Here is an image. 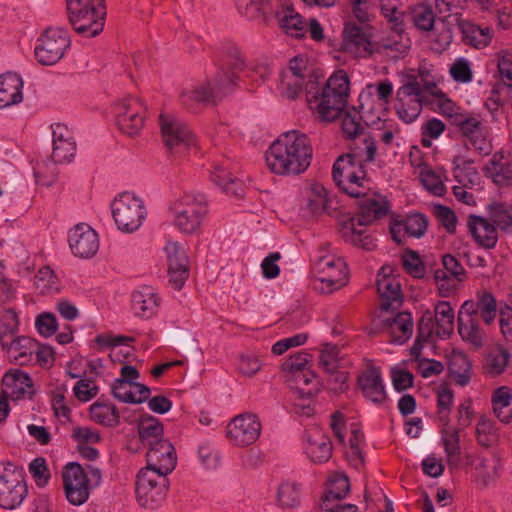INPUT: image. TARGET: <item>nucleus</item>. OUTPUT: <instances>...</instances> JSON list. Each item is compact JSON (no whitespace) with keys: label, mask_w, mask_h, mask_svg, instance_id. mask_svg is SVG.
<instances>
[{"label":"nucleus","mask_w":512,"mask_h":512,"mask_svg":"<svg viewBox=\"0 0 512 512\" xmlns=\"http://www.w3.org/2000/svg\"><path fill=\"white\" fill-rule=\"evenodd\" d=\"M244 65L239 48L235 44H227L220 58V72L206 85L183 91L180 95L181 104L191 112H196L200 104H216L232 90L237 75L243 70Z\"/></svg>","instance_id":"1"},{"label":"nucleus","mask_w":512,"mask_h":512,"mask_svg":"<svg viewBox=\"0 0 512 512\" xmlns=\"http://www.w3.org/2000/svg\"><path fill=\"white\" fill-rule=\"evenodd\" d=\"M309 137L298 130L282 133L265 153L267 167L278 175H299L307 170L312 160Z\"/></svg>","instance_id":"2"},{"label":"nucleus","mask_w":512,"mask_h":512,"mask_svg":"<svg viewBox=\"0 0 512 512\" xmlns=\"http://www.w3.org/2000/svg\"><path fill=\"white\" fill-rule=\"evenodd\" d=\"M349 91V77L343 70H339L329 77L320 93L310 96V91H307V101L320 121L330 123L342 114Z\"/></svg>","instance_id":"3"},{"label":"nucleus","mask_w":512,"mask_h":512,"mask_svg":"<svg viewBox=\"0 0 512 512\" xmlns=\"http://www.w3.org/2000/svg\"><path fill=\"white\" fill-rule=\"evenodd\" d=\"M332 178L336 186L352 198L365 196L370 178L363 159L356 152L340 155L332 167Z\"/></svg>","instance_id":"4"},{"label":"nucleus","mask_w":512,"mask_h":512,"mask_svg":"<svg viewBox=\"0 0 512 512\" xmlns=\"http://www.w3.org/2000/svg\"><path fill=\"white\" fill-rule=\"evenodd\" d=\"M66 10L69 23L77 34L93 38L103 31L105 0H66Z\"/></svg>","instance_id":"5"},{"label":"nucleus","mask_w":512,"mask_h":512,"mask_svg":"<svg viewBox=\"0 0 512 512\" xmlns=\"http://www.w3.org/2000/svg\"><path fill=\"white\" fill-rule=\"evenodd\" d=\"M343 49L357 58H369L382 50L398 51V41L383 39L378 42L371 40L372 33L369 26H359L355 22H346L343 28Z\"/></svg>","instance_id":"6"},{"label":"nucleus","mask_w":512,"mask_h":512,"mask_svg":"<svg viewBox=\"0 0 512 512\" xmlns=\"http://www.w3.org/2000/svg\"><path fill=\"white\" fill-rule=\"evenodd\" d=\"M174 224L182 232L191 234L200 227L208 213V201L203 193H185L174 202Z\"/></svg>","instance_id":"7"},{"label":"nucleus","mask_w":512,"mask_h":512,"mask_svg":"<svg viewBox=\"0 0 512 512\" xmlns=\"http://www.w3.org/2000/svg\"><path fill=\"white\" fill-rule=\"evenodd\" d=\"M28 489L23 467L13 462L0 463V506L15 509L25 499Z\"/></svg>","instance_id":"8"},{"label":"nucleus","mask_w":512,"mask_h":512,"mask_svg":"<svg viewBox=\"0 0 512 512\" xmlns=\"http://www.w3.org/2000/svg\"><path fill=\"white\" fill-rule=\"evenodd\" d=\"M168 487L166 475L142 468L135 483L137 502L145 509H156L165 500Z\"/></svg>","instance_id":"9"},{"label":"nucleus","mask_w":512,"mask_h":512,"mask_svg":"<svg viewBox=\"0 0 512 512\" xmlns=\"http://www.w3.org/2000/svg\"><path fill=\"white\" fill-rule=\"evenodd\" d=\"M70 45V36L65 28L48 27L37 39L34 55L39 64L51 66L62 59Z\"/></svg>","instance_id":"10"},{"label":"nucleus","mask_w":512,"mask_h":512,"mask_svg":"<svg viewBox=\"0 0 512 512\" xmlns=\"http://www.w3.org/2000/svg\"><path fill=\"white\" fill-rule=\"evenodd\" d=\"M159 125L163 141L171 154L182 155L195 146V136L188 125L174 114L161 113Z\"/></svg>","instance_id":"11"},{"label":"nucleus","mask_w":512,"mask_h":512,"mask_svg":"<svg viewBox=\"0 0 512 512\" xmlns=\"http://www.w3.org/2000/svg\"><path fill=\"white\" fill-rule=\"evenodd\" d=\"M112 215L119 230L134 232L146 217V210L141 199L134 194L124 192L112 204Z\"/></svg>","instance_id":"12"},{"label":"nucleus","mask_w":512,"mask_h":512,"mask_svg":"<svg viewBox=\"0 0 512 512\" xmlns=\"http://www.w3.org/2000/svg\"><path fill=\"white\" fill-rule=\"evenodd\" d=\"M320 277L314 282V288L320 293L329 294L346 285L348 281L347 265L341 258L324 256L314 266Z\"/></svg>","instance_id":"13"},{"label":"nucleus","mask_w":512,"mask_h":512,"mask_svg":"<svg viewBox=\"0 0 512 512\" xmlns=\"http://www.w3.org/2000/svg\"><path fill=\"white\" fill-rule=\"evenodd\" d=\"M453 125L459 129L461 135L469 142L475 153L480 156H488L493 151L490 131L475 115H457Z\"/></svg>","instance_id":"14"},{"label":"nucleus","mask_w":512,"mask_h":512,"mask_svg":"<svg viewBox=\"0 0 512 512\" xmlns=\"http://www.w3.org/2000/svg\"><path fill=\"white\" fill-rule=\"evenodd\" d=\"M426 103L422 85L416 78L397 90L396 113L407 124L412 123L419 116Z\"/></svg>","instance_id":"15"},{"label":"nucleus","mask_w":512,"mask_h":512,"mask_svg":"<svg viewBox=\"0 0 512 512\" xmlns=\"http://www.w3.org/2000/svg\"><path fill=\"white\" fill-rule=\"evenodd\" d=\"M62 478L67 500L75 506L84 504L90 495L85 469L79 463L70 462L64 467Z\"/></svg>","instance_id":"16"},{"label":"nucleus","mask_w":512,"mask_h":512,"mask_svg":"<svg viewBox=\"0 0 512 512\" xmlns=\"http://www.w3.org/2000/svg\"><path fill=\"white\" fill-rule=\"evenodd\" d=\"M261 433V423L252 413L235 416L226 427L228 440L239 447L249 446L257 441Z\"/></svg>","instance_id":"17"},{"label":"nucleus","mask_w":512,"mask_h":512,"mask_svg":"<svg viewBox=\"0 0 512 512\" xmlns=\"http://www.w3.org/2000/svg\"><path fill=\"white\" fill-rule=\"evenodd\" d=\"M144 107L136 98H127L115 106L116 125L130 137L137 136L144 126Z\"/></svg>","instance_id":"18"},{"label":"nucleus","mask_w":512,"mask_h":512,"mask_svg":"<svg viewBox=\"0 0 512 512\" xmlns=\"http://www.w3.org/2000/svg\"><path fill=\"white\" fill-rule=\"evenodd\" d=\"M392 272L390 266H383L381 271L378 272L376 280L380 308L386 312L399 309L403 302L401 284L391 275Z\"/></svg>","instance_id":"19"},{"label":"nucleus","mask_w":512,"mask_h":512,"mask_svg":"<svg viewBox=\"0 0 512 512\" xmlns=\"http://www.w3.org/2000/svg\"><path fill=\"white\" fill-rule=\"evenodd\" d=\"M146 458L147 466L144 469H150L162 475L167 476L176 467L175 448L167 439L150 442Z\"/></svg>","instance_id":"20"},{"label":"nucleus","mask_w":512,"mask_h":512,"mask_svg":"<svg viewBox=\"0 0 512 512\" xmlns=\"http://www.w3.org/2000/svg\"><path fill=\"white\" fill-rule=\"evenodd\" d=\"M69 246L79 258H91L99 249L98 235L89 225L80 223L69 232Z\"/></svg>","instance_id":"21"},{"label":"nucleus","mask_w":512,"mask_h":512,"mask_svg":"<svg viewBox=\"0 0 512 512\" xmlns=\"http://www.w3.org/2000/svg\"><path fill=\"white\" fill-rule=\"evenodd\" d=\"M303 439L305 441V453L312 462L322 464L332 456V442L329 436L320 429L313 428L306 430Z\"/></svg>","instance_id":"22"},{"label":"nucleus","mask_w":512,"mask_h":512,"mask_svg":"<svg viewBox=\"0 0 512 512\" xmlns=\"http://www.w3.org/2000/svg\"><path fill=\"white\" fill-rule=\"evenodd\" d=\"M368 190H365V196H361L358 202L357 225L368 226L374 221L387 216L390 210L389 202L380 196H368Z\"/></svg>","instance_id":"23"},{"label":"nucleus","mask_w":512,"mask_h":512,"mask_svg":"<svg viewBox=\"0 0 512 512\" xmlns=\"http://www.w3.org/2000/svg\"><path fill=\"white\" fill-rule=\"evenodd\" d=\"M427 227L428 219L424 214L411 213L405 218H392L390 223V233L392 239L397 244H401L403 242L401 237L402 231L410 237L420 238L425 234Z\"/></svg>","instance_id":"24"},{"label":"nucleus","mask_w":512,"mask_h":512,"mask_svg":"<svg viewBox=\"0 0 512 512\" xmlns=\"http://www.w3.org/2000/svg\"><path fill=\"white\" fill-rule=\"evenodd\" d=\"M53 151L52 160L55 163L70 162L76 153V143L66 125L57 123L52 126Z\"/></svg>","instance_id":"25"},{"label":"nucleus","mask_w":512,"mask_h":512,"mask_svg":"<svg viewBox=\"0 0 512 512\" xmlns=\"http://www.w3.org/2000/svg\"><path fill=\"white\" fill-rule=\"evenodd\" d=\"M442 265L444 269H436L434 271L433 277L439 286V290L441 292L445 291L449 293L455 287V285L451 284L450 281H463L466 275V271L459 260L451 254H444L442 256Z\"/></svg>","instance_id":"26"},{"label":"nucleus","mask_w":512,"mask_h":512,"mask_svg":"<svg viewBox=\"0 0 512 512\" xmlns=\"http://www.w3.org/2000/svg\"><path fill=\"white\" fill-rule=\"evenodd\" d=\"M358 384L364 397L369 401L382 404L386 400L387 393L379 368L372 366L363 371L358 378Z\"/></svg>","instance_id":"27"},{"label":"nucleus","mask_w":512,"mask_h":512,"mask_svg":"<svg viewBox=\"0 0 512 512\" xmlns=\"http://www.w3.org/2000/svg\"><path fill=\"white\" fill-rule=\"evenodd\" d=\"M2 385L10 393L12 399L19 400L24 398L32 399L34 395L33 382L30 376L20 369H10L2 379Z\"/></svg>","instance_id":"28"},{"label":"nucleus","mask_w":512,"mask_h":512,"mask_svg":"<svg viewBox=\"0 0 512 512\" xmlns=\"http://www.w3.org/2000/svg\"><path fill=\"white\" fill-rule=\"evenodd\" d=\"M467 226L479 246L486 249L495 247L498 241V233L494 224L481 216L470 215Z\"/></svg>","instance_id":"29"},{"label":"nucleus","mask_w":512,"mask_h":512,"mask_svg":"<svg viewBox=\"0 0 512 512\" xmlns=\"http://www.w3.org/2000/svg\"><path fill=\"white\" fill-rule=\"evenodd\" d=\"M23 80L13 72L0 75V108L19 104L23 100Z\"/></svg>","instance_id":"30"},{"label":"nucleus","mask_w":512,"mask_h":512,"mask_svg":"<svg viewBox=\"0 0 512 512\" xmlns=\"http://www.w3.org/2000/svg\"><path fill=\"white\" fill-rule=\"evenodd\" d=\"M90 419L102 426L114 428L120 424L119 410L109 399L103 397L89 408Z\"/></svg>","instance_id":"31"},{"label":"nucleus","mask_w":512,"mask_h":512,"mask_svg":"<svg viewBox=\"0 0 512 512\" xmlns=\"http://www.w3.org/2000/svg\"><path fill=\"white\" fill-rule=\"evenodd\" d=\"M357 218L347 217L339 222V233L346 242H351L357 247L371 251L376 247L373 238L366 234V230L356 228Z\"/></svg>","instance_id":"32"},{"label":"nucleus","mask_w":512,"mask_h":512,"mask_svg":"<svg viewBox=\"0 0 512 512\" xmlns=\"http://www.w3.org/2000/svg\"><path fill=\"white\" fill-rule=\"evenodd\" d=\"M448 374L456 385L467 386L473 375L469 357L463 352L453 351L448 362Z\"/></svg>","instance_id":"33"},{"label":"nucleus","mask_w":512,"mask_h":512,"mask_svg":"<svg viewBox=\"0 0 512 512\" xmlns=\"http://www.w3.org/2000/svg\"><path fill=\"white\" fill-rule=\"evenodd\" d=\"M131 306L135 316L149 319L157 312L158 297L151 288L143 287L132 293Z\"/></svg>","instance_id":"34"},{"label":"nucleus","mask_w":512,"mask_h":512,"mask_svg":"<svg viewBox=\"0 0 512 512\" xmlns=\"http://www.w3.org/2000/svg\"><path fill=\"white\" fill-rule=\"evenodd\" d=\"M391 333V342L403 344L412 336L413 319L409 312H399L385 320Z\"/></svg>","instance_id":"35"},{"label":"nucleus","mask_w":512,"mask_h":512,"mask_svg":"<svg viewBox=\"0 0 512 512\" xmlns=\"http://www.w3.org/2000/svg\"><path fill=\"white\" fill-rule=\"evenodd\" d=\"M503 154L497 152L493 155L485 167L486 175L492 177L496 184L508 186L512 184V158L507 163H502Z\"/></svg>","instance_id":"36"},{"label":"nucleus","mask_w":512,"mask_h":512,"mask_svg":"<svg viewBox=\"0 0 512 512\" xmlns=\"http://www.w3.org/2000/svg\"><path fill=\"white\" fill-rule=\"evenodd\" d=\"M349 491L350 483L348 477L345 475L335 477L331 481L330 488L322 499V503L320 505L321 509L326 512H338L336 508L331 507V502L344 499Z\"/></svg>","instance_id":"37"},{"label":"nucleus","mask_w":512,"mask_h":512,"mask_svg":"<svg viewBox=\"0 0 512 512\" xmlns=\"http://www.w3.org/2000/svg\"><path fill=\"white\" fill-rule=\"evenodd\" d=\"M235 3L238 12L249 20L264 21L272 11L270 0H235Z\"/></svg>","instance_id":"38"},{"label":"nucleus","mask_w":512,"mask_h":512,"mask_svg":"<svg viewBox=\"0 0 512 512\" xmlns=\"http://www.w3.org/2000/svg\"><path fill=\"white\" fill-rule=\"evenodd\" d=\"M459 432L460 429L458 428L441 429L444 451L447 456V463L450 467H456L460 462L461 448Z\"/></svg>","instance_id":"39"},{"label":"nucleus","mask_w":512,"mask_h":512,"mask_svg":"<svg viewBox=\"0 0 512 512\" xmlns=\"http://www.w3.org/2000/svg\"><path fill=\"white\" fill-rule=\"evenodd\" d=\"M279 25L285 32L293 37H303L306 32V24L303 17L293 8H287L277 15Z\"/></svg>","instance_id":"40"},{"label":"nucleus","mask_w":512,"mask_h":512,"mask_svg":"<svg viewBox=\"0 0 512 512\" xmlns=\"http://www.w3.org/2000/svg\"><path fill=\"white\" fill-rule=\"evenodd\" d=\"M434 319L437 326V335L449 337L454 328V310L447 301H440L435 306Z\"/></svg>","instance_id":"41"},{"label":"nucleus","mask_w":512,"mask_h":512,"mask_svg":"<svg viewBox=\"0 0 512 512\" xmlns=\"http://www.w3.org/2000/svg\"><path fill=\"white\" fill-rule=\"evenodd\" d=\"M37 348V341L26 336H17L4 348L8 352H14L15 361L20 365L31 360L33 350Z\"/></svg>","instance_id":"42"},{"label":"nucleus","mask_w":512,"mask_h":512,"mask_svg":"<svg viewBox=\"0 0 512 512\" xmlns=\"http://www.w3.org/2000/svg\"><path fill=\"white\" fill-rule=\"evenodd\" d=\"M163 431L162 423L157 418L150 415L142 417L138 425L139 437L148 445H150V442L163 439Z\"/></svg>","instance_id":"43"},{"label":"nucleus","mask_w":512,"mask_h":512,"mask_svg":"<svg viewBox=\"0 0 512 512\" xmlns=\"http://www.w3.org/2000/svg\"><path fill=\"white\" fill-rule=\"evenodd\" d=\"M463 41L475 48L486 47L491 41L490 29H482L471 23H464L461 26Z\"/></svg>","instance_id":"44"},{"label":"nucleus","mask_w":512,"mask_h":512,"mask_svg":"<svg viewBox=\"0 0 512 512\" xmlns=\"http://www.w3.org/2000/svg\"><path fill=\"white\" fill-rule=\"evenodd\" d=\"M18 328L19 320L15 310L12 308L5 310L0 320V344L2 348H6L10 341L16 337Z\"/></svg>","instance_id":"45"},{"label":"nucleus","mask_w":512,"mask_h":512,"mask_svg":"<svg viewBox=\"0 0 512 512\" xmlns=\"http://www.w3.org/2000/svg\"><path fill=\"white\" fill-rule=\"evenodd\" d=\"M478 315L486 325L494 322L497 316V301L489 291H483L477 294Z\"/></svg>","instance_id":"46"},{"label":"nucleus","mask_w":512,"mask_h":512,"mask_svg":"<svg viewBox=\"0 0 512 512\" xmlns=\"http://www.w3.org/2000/svg\"><path fill=\"white\" fill-rule=\"evenodd\" d=\"M458 333L465 342H469L475 348H480L484 342V332L479 327V320L458 323Z\"/></svg>","instance_id":"47"},{"label":"nucleus","mask_w":512,"mask_h":512,"mask_svg":"<svg viewBox=\"0 0 512 512\" xmlns=\"http://www.w3.org/2000/svg\"><path fill=\"white\" fill-rule=\"evenodd\" d=\"M512 402L511 390L506 386L497 388L492 395L493 410L498 419L503 423H509L512 414L501 415V410L510 406Z\"/></svg>","instance_id":"48"},{"label":"nucleus","mask_w":512,"mask_h":512,"mask_svg":"<svg viewBox=\"0 0 512 512\" xmlns=\"http://www.w3.org/2000/svg\"><path fill=\"white\" fill-rule=\"evenodd\" d=\"M453 175L455 180L466 186V183H473V177L477 176V170L473 167V160H464L459 155L452 160Z\"/></svg>","instance_id":"49"},{"label":"nucleus","mask_w":512,"mask_h":512,"mask_svg":"<svg viewBox=\"0 0 512 512\" xmlns=\"http://www.w3.org/2000/svg\"><path fill=\"white\" fill-rule=\"evenodd\" d=\"M277 500L282 508H294L300 503V489L292 482L282 483L277 490Z\"/></svg>","instance_id":"50"},{"label":"nucleus","mask_w":512,"mask_h":512,"mask_svg":"<svg viewBox=\"0 0 512 512\" xmlns=\"http://www.w3.org/2000/svg\"><path fill=\"white\" fill-rule=\"evenodd\" d=\"M165 251L168 270L189 269V260L182 246L176 242H169L165 246Z\"/></svg>","instance_id":"51"},{"label":"nucleus","mask_w":512,"mask_h":512,"mask_svg":"<svg viewBox=\"0 0 512 512\" xmlns=\"http://www.w3.org/2000/svg\"><path fill=\"white\" fill-rule=\"evenodd\" d=\"M412 21L422 31H430L435 22V14L432 7L426 4H419L411 11Z\"/></svg>","instance_id":"52"},{"label":"nucleus","mask_w":512,"mask_h":512,"mask_svg":"<svg viewBox=\"0 0 512 512\" xmlns=\"http://www.w3.org/2000/svg\"><path fill=\"white\" fill-rule=\"evenodd\" d=\"M402 266L405 272L413 278L421 279L425 276L424 263L419 254L412 249H406L403 253Z\"/></svg>","instance_id":"53"},{"label":"nucleus","mask_w":512,"mask_h":512,"mask_svg":"<svg viewBox=\"0 0 512 512\" xmlns=\"http://www.w3.org/2000/svg\"><path fill=\"white\" fill-rule=\"evenodd\" d=\"M509 359L510 353L503 348H500L496 353L489 354L484 365L485 373L491 376L502 374Z\"/></svg>","instance_id":"54"},{"label":"nucleus","mask_w":512,"mask_h":512,"mask_svg":"<svg viewBox=\"0 0 512 512\" xmlns=\"http://www.w3.org/2000/svg\"><path fill=\"white\" fill-rule=\"evenodd\" d=\"M489 215L494 226L501 230L512 233V215L503 203H493L489 205Z\"/></svg>","instance_id":"55"},{"label":"nucleus","mask_w":512,"mask_h":512,"mask_svg":"<svg viewBox=\"0 0 512 512\" xmlns=\"http://www.w3.org/2000/svg\"><path fill=\"white\" fill-rule=\"evenodd\" d=\"M419 177L423 186L435 196H443L445 194L446 187L444 183L440 176L429 166H425L420 170Z\"/></svg>","instance_id":"56"},{"label":"nucleus","mask_w":512,"mask_h":512,"mask_svg":"<svg viewBox=\"0 0 512 512\" xmlns=\"http://www.w3.org/2000/svg\"><path fill=\"white\" fill-rule=\"evenodd\" d=\"M446 125L443 121L432 118L426 121L421 128V144L423 147H430L432 145L431 140L437 139L445 131Z\"/></svg>","instance_id":"57"},{"label":"nucleus","mask_w":512,"mask_h":512,"mask_svg":"<svg viewBox=\"0 0 512 512\" xmlns=\"http://www.w3.org/2000/svg\"><path fill=\"white\" fill-rule=\"evenodd\" d=\"M133 385L129 384V381L125 380H114L111 384V393L117 400L130 403L140 404L142 399H136V394L131 390Z\"/></svg>","instance_id":"58"},{"label":"nucleus","mask_w":512,"mask_h":512,"mask_svg":"<svg viewBox=\"0 0 512 512\" xmlns=\"http://www.w3.org/2000/svg\"><path fill=\"white\" fill-rule=\"evenodd\" d=\"M433 214L437 218L440 225L450 234L456 230L457 217L455 212L447 206L442 204H435L433 206Z\"/></svg>","instance_id":"59"},{"label":"nucleus","mask_w":512,"mask_h":512,"mask_svg":"<svg viewBox=\"0 0 512 512\" xmlns=\"http://www.w3.org/2000/svg\"><path fill=\"white\" fill-rule=\"evenodd\" d=\"M315 378V374L313 371L304 370L302 372L294 374V381L297 384V390L300 398H311L318 392L316 387L309 388L307 391L305 390V386H309Z\"/></svg>","instance_id":"60"},{"label":"nucleus","mask_w":512,"mask_h":512,"mask_svg":"<svg viewBox=\"0 0 512 512\" xmlns=\"http://www.w3.org/2000/svg\"><path fill=\"white\" fill-rule=\"evenodd\" d=\"M339 349L336 345L326 344L319 355V365L325 372L339 368Z\"/></svg>","instance_id":"61"},{"label":"nucleus","mask_w":512,"mask_h":512,"mask_svg":"<svg viewBox=\"0 0 512 512\" xmlns=\"http://www.w3.org/2000/svg\"><path fill=\"white\" fill-rule=\"evenodd\" d=\"M29 471L38 486L43 487L48 483L50 472L44 458H35L29 465Z\"/></svg>","instance_id":"62"},{"label":"nucleus","mask_w":512,"mask_h":512,"mask_svg":"<svg viewBox=\"0 0 512 512\" xmlns=\"http://www.w3.org/2000/svg\"><path fill=\"white\" fill-rule=\"evenodd\" d=\"M311 360V355L307 352H298L291 355L282 364V368L285 371L296 374L306 370V366Z\"/></svg>","instance_id":"63"},{"label":"nucleus","mask_w":512,"mask_h":512,"mask_svg":"<svg viewBox=\"0 0 512 512\" xmlns=\"http://www.w3.org/2000/svg\"><path fill=\"white\" fill-rule=\"evenodd\" d=\"M360 118L356 113L351 114L347 112L342 118V131L346 138L354 139L363 131V126L360 123Z\"/></svg>","instance_id":"64"}]
</instances>
